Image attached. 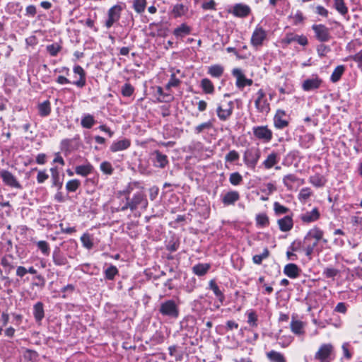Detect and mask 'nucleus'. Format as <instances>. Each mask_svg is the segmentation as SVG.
<instances>
[{
	"label": "nucleus",
	"instance_id": "1",
	"mask_svg": "<svg viewBox=\"0 0 362 362\" xmlns=\"http://www.w3.org/2000/svg\"><path fill=\"white\" fill-rule=\"evenodd\" d=\"M315 358L320 362H330L334 358V346L331 344L321 345Z\"/></svg>",
	"mask_w": 362,
	"mask_h": 362
},
{
	"label": "nucleus",
	"instance_id": "2",
	"mask_svg": "<svg viewBox=\"0 0 362 362\" xmlns=\"http://www.w3.org/2000/svg\"><path fill=\"white\" fill-rule=\"evenodd\" d=\"M159 312L164 316L177 318L179 315V309L173 300H168L160 304Z\"/></svg>",
	"mask_w": 362,
	"mask_h": 362
},
{
	"label": "nucleus",
	"instance_id": "3",
	"mask_svg": "<svg viewBox=\"0 0 362 362\" xmlns=\"http://www.w3.org/2000/svg\"><path fill=\"white\" fill-rule=\"evenodd\" d=\"M260 157V150L257 148H247L243 156L244 163L247 166L255 169Z\"/></svg>",
	"mask_w": 362,
	"mask_h": 362
},
{
	"label": "nucleus",
	"instance_id": "4",
	"mask_svg": "<svg viewBox=\"0 0 362 362\" xmlns=\"http://www.w3.org/2000/svg\"><path fill=\"white\" fill-rule=\"evenodd\" d=\"M312 28L315 33L316 38L320 42H327L330 40L331 35L329 33V29L327 28L325 25H313L312 26Z\"/></svg>",
	"mask_w": 362,
	"mask_h": 362
},
{
	"label": "nucleus",
	"instance_id": "5",
	"mask_svg": "<svg viewBox=\"0 0 362 362\" xmlns=\"http://www.w3.org/2000/svg\"><path fill=\"white\" fill-rule=\"evenodd\" d=\"M253 134L256 138L266 142L272 138V132L267 126H259L253 128Z\"/></svg>",
	"mask_w": 362,
	"mask_h": 362
},
{
	"label": "nucleus",
	"instance_id": "6",
	"mask_svg": "<svg viewBox=\"0 0 362 362\" xmlns=\"http://www.w3.org/2000/svg\"><path fill=\"white\" fill-rule=\"evenodd\" d=\"M0 177L2 178L4 182L11 187H15L17 189H21L22 186L18 182L16 178L13 175V174L8 170H1L0 172Z\"/></svg>",
	"mask_w": 362,
	"mask_h": 362
},
{
	"label": "nucleus",
	"instance_id": "7",
	"mask_svg": "<svg viewBox=\"0 0 362 362\" xmlns=\"http://www.w3.org/2000/svg\"><path fill=\"white\" fill-rule=\"evenodd\" d=\"M122 8L119 5H115L108 11V19L105 23L107 28H110L114 23L117 21L120 18V13Z\"/></svg>",
	"mask_w": 362,
	"mask_h": 362
},
{
	"label": "nucleus",
	"instance_id": "8",
	"mask_svg": "<svg viewBox=\"0 0 362 362\" xmlns=\"http://www.w3.org/2000/svg\"><path fill=\"white\" fill-rule=\"evenodd\" d=\"M129 202L131 204V211H134L138 206L142 203L144 204V208L148 205V202L146 199V195L144 192L140 191L136 193L132 199L129 198Z\"/></svg>",
	"mask_w": 362,
	"mask_h": 362
},
{
	"label": "nucleus",
	"instance_id": "9",
	"mask_svg": "<svg viewBox=\"0 0 362 362\" xmlns=\"http://www.w3.org/2000/svg\"><path fill=\"white\" fill-rule=\"evenodd\" d=\"M266 37V31L261 27L257 28L252 33L251 43L254 47L261 46Z\"/></svg>",
	"mask_w": 362,
	"mask_h": 362
},
{
	"label": "nucleus",
	"instance_id": "10",
	"mask_svg": "<svg viewBox=\"0 0 362 362\" xmlns=\"http://www.w3.org/2000/svg\"><path fill=\"white\" fill-rule=\"evenodd\" d=\"M233 75L237 78L236 86L239 88H243L245 86H252L253 83V81L247 78L239 69H234L233 70Z\"/></svg>",
	"mask_w": 362,
	"mask_h": 362
},
{
	"label": "nucleus",
	"instance_id": "11",
	"mask_svg": "<svg viewBox=\"0 0 362 362\" xmlns=\"http://www.w3.org/2000/svg\"><path fill=\"white\" fill-rule=\"evenodd\" d=\"M250 8L247 5L236 4L233 6V14L239 18H245L250 13Z\"/></svg>",
	"mask_w": 362,
	"mask_h": 362
},
{
	"label": "nucleus",
	"instance_id": "12",
	"mask_svg": "<svg viewBox=\"0 0 362 362\" xmlns=\"http://www.w3.org/2000/svg\"><path fill=\"white\" fill-rule=\"evenodd\" d=\"M155 156L154 165L157 168H164L168 164V160L166 155L163 154L160 151L156 150L153 152Z\"/></svg>",
	"mask_w": 362,
	"mask_h": 362
},
{
	"label": "nucleus",
	"instance_id": "13",
	"mask_svg": "<svg viewBox=\"0 0 362 362\" xmlns=\"http://www.w3.org/2000/svg\"><path fill=\"white\" fill-rule=\"evenodd\" d=\"M322 83V80L317 77L314 78H308L303 81L302 87L305 91L317 89Z\"/></svg>",
	"mask_w": 362,
	"mask_h": 362
},
{
	"label": "nucleus",
	"instance_id": "14",
	"mask_svg": "<svg viewBox=\"0 0 362 362\" xmlns=\"http://www.w3.org/2000/svg\"><path fill=\"white\" fill-rule=\"evenodd\" d=\"M233 103L232 101H230L228 104V107L227 108L223 109L221 106H218L217 107V115L221 120L225 121L229 118L233 112Z\"/></svg>",
	"mask_w": 362,
	"mask_h": 362
},
{
	"label": "nucleus",
	"instance_id": "15",
	"mask_svg": "<svg viewBox=\"0 0 362 362\" xmlns=\"http://www.w3.org/2000/svg\"><path fill=\"white\" fill-rule=\"evenodd\" d=\"M300 269L296 264L290 263L285 266L284 274L291 279H296L300 275Z\"/></svg>",
	"mask_w": 362,
	"mask_h": 362
},
{
	"label": "nucleus",
	"instance_id": "16",
	"mask_svg": "<svg viewBox=\"0 0 362 362\" xmlns=\"http://www.w3.org/2000/svg\"><path fill=\"white\" fill-rule=\"evenodd\" d=\"M240 199V194L236 191L227 192L222 198V202L224 205L234 204Z\"/></svg>",
	"mask_w": 362,
	"mask_h": 362
},
{
	"label": "nucleus",
	"instance_id": "17",
	"mask_svg": "<svg viewBox=\"0 0 362 362\" xmlns=\"http://www.w3.org/2000/svg\"><path fill=\"white\" fill-rule=\"evenodd\" d=\"M279 228L283 232L289 231L293 228V219L290 216H286L278 220Z\"/></svg>",
	"mask_w": 362,
	"mask_h": 362
},
{
	"label": "nucleus",
	"instance_id": "18",
	"mask_svg": "<svg viewBox=\"0 0 362 362\" xmlns=\"http://www.w3.org/2000/svg\"><path fill=\"white\" fill-rule=\"evenodd\" d=\"M320 216V212L317 208H314L312 211L306 212L300 216V219L304 223H310L319 219Z\"/></svg>",
	"mask_w": 362,
	"mask_h": 362
},
{
	"label": "nucleus",
	"instance_id": "19",
	"mask_svg": "<svg viewBox=\"0 0 362 362\" xmlns=\"http://www.w3.org/2000/svg\"><path fill=\"white\" fill-rule=\"evenodd\" d=\"M130 141L127 139H124L116 142H114L111 146L110 150L112 152H117L119 151H123L127 149L130 146Z\"/></svg>",
	"mask_w": 362,
	"mask_h": 362
},
{
	"label": "nucleus",
	"instance_id": "20",
	"mask_svg": "<svg viewBox=\"0 0 362 362\" xmlns=\"http://www.w3.org/2000/svg\"><path fill=\"white\" fill-rule=\"evenodd\" d=\"M74 72L75 74H78L79 76H80L79 80H78L76 81H74V84H75L76 86H77L78 87H80V88L83 87L85 86V84H86V73H85V71L83 70V69L81 66L78 65V66H74Z\"/></svg>",
	"mask_w": 362,
	"mask_h": 362
},
{
	"label": "nucleus",
	"instance_id": "21",
	"mask_svg": "<svg viewBox=\"0 0 362 362\" xmlns=\"http://www.w3.org/2000/svg\"><path fill=\"white\" fill-rule=\"evenodd\" d=\"M285 115L284 111L279 110L274 116V125L278 129H283L288 125V121L283 119L282 116Z\"/></svg>",
	"mask_w": 362,
	"mask_h": 362
},
{
	"label": "nucleus",
	"instance_id": "22",
	"mask_svg": "<svg viewBox=\"0 0 362 362\" xmlns=\"http://www.w3.org/2000/svg\"><path fill=\"white\" fill-rule=\"evenodd\" d=\"M323 236V231L321 230L320 228L315 227L308 231L305 237L304 238V243L307 240H309L311 238H315L317 241H319L322 238Z\"/></svg>",
	"mask_w": 362,
	"mask_h": 362
},
{
	"label": "nucleus",
	"instance_id": "23",
	"mask_svg": "<svg viewBox=\"0 0 362 362\" xmlns=\"http://www.w3.org/2000/svg\"><path fill=\"white\" fill-rule=\"evenodd\" d=\"M52 257L54 264L57 266H64L68 263L66 257L61 253L58 248L53 252Z\"/></svg>",
	"mask_w": 362,
	"mask_h": 362
},
{
	"label": "nucleus",
	"instance_id": "24",
	"mask_svg": "<svg viewBox=\"0 0 362 362\" xmlns=\"http://www.w3.org/2000/svg\"><path fill=\"white\" fill-rule=\"evenodd\" d=\"M93 170V167L90 163L86 165H78L75 168V172L77 175L86 177L90 174Z\"/></svg>",
	"mask_w": 362,
	"mask_h": 362
},
{
	"label": "nucleus",
	"instance_id": "25",
	"mask_svg": "<svg viewBox=\"0 0 362 362\" xmlns=\"http://www.w3.org/2000/svg\"><path fill=\"white\" fill-rule=\"evenodd\" d=\"M33 315L37 322L41 321L45 317L43 304L37 302L33 308Z\"/></svg>",
	"mask_w": 362,
	"mask_h": 362
},
{
	"label": "nucleus",
	"instance_id": "26",
	"mask_svg": "<svg viewBox=\"0 0 362 362\" xmlns=\"http://www.w3.org/2000/svg\"><path fill=\"white\" fill-rule=\"evenodd\" d=\"M286 42L291 43L292 42H297L300 45L305 46L308 44V39L304 35H293V34L287 35Z\"/></svg>",
	"mask_w": 362,
	"mask_h": 362
},
{
	"label": "nucleus",
	"instance_id": "27",
	"mask_svg": "<svg viewBox=\"0 0 362 362\" xmlns=\"http://www.w3.org/2000/svg\"><path fill=\"white\" fill-rule=\"evenodd\" d=\"M267 356L271 362H286L284 355L276 351L267 352Z\"/></svg>",
	"mask_w": 362,
	"mask_h": 362
},
{
	"label": "nucleus",
	"instance_id": "28",
	"mask_svg": "<svg viewBox=\"0 0 362 362\" xmlns=\"http://www.w3.org/2000/svg\"><path fill=\"white\" fill-rule=\"evenodd\" d=\"M345 71L344 65L337 66L331 75L330 80L333 83L339 81Z\"/></svg>",
	"mask_w": 362,
	"mask_h": 362
},
{
	"label": "nucleus",
	"instance_id": "29",
	"mask_svg": "<svg viewBox=\"0 0 362 362\" xmlns=\"http://www.w3.org/2000/svg\"><path fill=\"white\" fill-rule=\"evenodd\" d=\"M209 288L214 291V294L218 298L221 303H223L225 299V296L223 293L221 292V291L219 289L215 280L212 279L209 281Z\"/></svg>",
	"mask_w": 362,
	"mask_h": 362
},
{
	"label": "nucleus",
	"instance_id": "30",
	"mask_svg": "<svg viewBox=\"0 0 362 362\" xmlns=\"http://www.w3.org/2000/svg\"><path fill=\"white\" fill-rule=\"evenodd\" d=\"M210 268L208 264H198L193 267V272L198 276L204 275Z\"/></svg>",
	"mask_w": 362,
	"mask_h": 362
},
{
	"label": "nucleus",
	"instance_id": "31",
	"mask_svg": "<svg viewBox=\"0 0 362 362\" xmlns=\"http://www.w3.org/2000/svg\"><path fill=\"white\" fill-rule=\"evenodd\" d=\"M39 114L42 117H46L50 114V103L46 100L38 105Z\"/></svg>",
	"mask_w": 362,
	"mask_h": 362
},
{
	"label": "nucleus",
	"instance_id": "32",
	"mask_svg": "<svg viewBox=\"0 0 362 362\" xmlns=\"http://www.w3.org/2000/svg\"><path fill=\"white\" fill-rule=\"evenodd\" d=\"M187 11V7L183 5L182 4H177L173 6L172 13L174 17H180L182 15H185Z\"/></svg>",
	"mask_w": 362,
	"mask_h": 362
},
{
	"label": "nucleus",
	"instance_id": "33",
	"mask_svg": "<svg viewBox=\"0 0 362 362\" xmlns=\"http://www.w3.org/2000/svg\"><path fill=\"white\" fill-rule=\"evenodd\" d=\"M201 86L204 93L211 94L214 91V87L212 82L208 78H203L201 81Z\"/></svg>",
	"mask_w": 362,
	"mask_h": 362
},
{
	"label": "nucleus",
	"instance_id": "34",
	"mask_svg": "<svg viewBox=\"0 0 362 362\" xmlns=\"http://www.w3.org/2000/svg\"><path fill=\"white\" fill-rule=\"evenodd\" d=\"M334 7L342 16L348 13V8L346 7L344 0H334Z\"/></svg>",
	"mask_w": 362,
	"mask_h": 362
},
{
	"label": "nucleus",
	"instance_id": "35",
	"mask_svg": "<svg viewBox=\"0 0 362 362\" xmlns=\"http://www.w3.org/2000/svg\"><path fill=\"white\" fill-rule=\"evenodd\" d=\"M223 67L221 65L216 64L209 68L208 73L214 77H220L223 73Z\"/></svg>",
	"mask_w": 362,
	"mask_h": 362
},
{
	"label": "nucleus",
	"instance_id": "36",
	"mask_svg": "<svg viewBox=\"0 0 362 362\" xmlns=\"http://www.w3.org/2000/svg\"><path fill=\"white\" fill-rule=\"evenodd\" d=\"M291 329L296 334H302L303 332V323L301 321L293 320L291 322Z\"/></svg>",
	"mask_w": 362,
	"mask_h": 362
},
{
	"label": "nucleus",
	"instance_id": "37",
	"mask_svg": "<svg viewBox=\"0 0 362 362\" xmlns=\"http://www.w3.org/2000/svg\"><path fill=\"white\" fill-rule=\"evenodd\" d=\"M277 154L272 153L267 156V158L264 161V165L267 169L272 168L277 163Z\"/></svg>",
	"mask_w": 362,
	"mask_h": 362
},
{
	"label": "nucleus",
	"instance_id": "38",
	"mask_svg": "<svg viewBox=\"0 0 362 362\" xmlns=\"http://www.w3.org/2000/svg\"><path fill=\"white\" fill-rule=\"evenodd\" d=\"M81 124L83 127L90 129L95 124L94 117L90 115H86L82 118Z\"/></svg>",
	"mask_w": 362,
	"mask_h": 362
},
{
	"label": "nucleus",
	"instance_id": "39",
	"mask_svg": "<svg viewBox=\"0 0 362 362\" xmlns=\"http://www.w3.org/2000/svg\"><path fill=\"white\" fill-rule=\"evenodd\" d=\"M189 27L185 24H182L180 27L177 28L174 30L173 33L176 37H183L184 35L189 34Z\"/></svg>",
	"mask_w": 362,
	"mask_h": 362
},
{
	"label": "nucleus",
	"instance_id": "40",
	"mask_svg": "<svg viewBox=\"0 0 362 362\" xmlns=\"http://www.w3.org/2000/svg\"><path fill=\"white\" fill-rule=\"evenodd\" d=\"M146 6V0H134L133 2V8L138 13L144 11Z\"/></svg>",
	"mask_w": 362,
	"mask_h": 362
},
{
	"label": "nucleus",
	"instance_id": "41",
	"mask_svg": "<svg viewBox=\"0 0 362 362\" xmlns=\"http://www.w3.org/2000/svg\"><path fill=\"white\" fill-rule=\"evenodd\" d=\"M50 170L52 173L53 185L58 187L60 189L62 187V182L59 181V175L57 168H52Z\"/></svg>",
	"mask_w": 362,
	"mask_h": 362
},
{
	"label": "nucleus",
	"instance_id": "42",
	"mask_svg": "<svg viewBox=\"0 0 362 362\" xmlns=\"http://www.w3.org/2000/svg\"><path fill=\"white\" fill-rule=\"evenodd\" d=\"M80 185L81 182L78 180H71L66 183V188L69 192H76Z\"/></svg>",
	"mask_w": 362,
	"mask_h": 362
},
{
	"label": "nucleus",
	"instance_id": "43",
	"mask_svg": "<svg viewBox=\"0 0 362 362\" xmlns=\"http://www.w3.org/2000/svg\"><path fill=\"white\" fill-rule=\"evenodd\" d=\"M118 270L115 266L111 265L105 271V278L109 280H112L115 275L117 274Z\"/></svg>",
	"mask_w": 362,
	"mask_h": 362
},
{
	"label": "nucleus",
	"instance_id": "44",
	"mask_svg": "<svg viewBox=\"0 0 362 362\" xmlns=\"http://www.w3.org/2000/svg\"><path fill=\"white\" fill-rule=\"evenodd\" d=\"M229 180L233 185H238L243 181V177L239 173H233L230 175Z\"/></svg>",
	"mask_w": 362,
	"mask_h": 362
},
{
	"label": "nucleus",
	"instance_id": "45",
	"mask_svg": "<svg viewBox=\"0 0 362 362\" xmlns=\"http://www.w3.org/2000/svg\"><path fill=\"white\" fill-rule=\"evenodd\" d=\"M134 88L130 83H125L122 87V94L123 96L125 97H129L131 96L134 93Z\"/></svg>",
	"mask_w": 362,
	"mask_h": 362
},
{
	"label": "nucleus",
	"instance_id": "46",
	"mask_svg": "<svg viewBox=\"0 0 362 362\" xmlns=\"http://www.w3.org/2000/svg\"><path fill=\"white\" fill-rule=\"evenodd\" d=\"M239 157V153L236 151L232 150L226 155L225 160L226 162L232 163L238 160Z\"/></svg>",
	"mask_w": 362,
	"mask_h": 362
},
{
	"label": "nucleus",
	"instance_id": "47",
	"mask_svg": "<svg viewBox=\"0 0 362 362\" xmlns=\"http://www.w3.org/2000/svg\"><path fill=\"white\" fill-rule=\"evenodd\" d=\"M81 240L83 243V245L88 248L91 249L93 246V243L92 242V240L88 234H83L81 238Z\"/></svg>",
	"mask_w": 362,
	"mask_h": 362
},
{
	"label": "nucleus",
	"instance_id": "48",
	"mask_svg": "<svg viewBox=\"0 0 362 362\" xmlns=\"http://www.w3.org/2000/svg\"><path fill=\"white\" fill-rule=\"evenodd\" d=\"M296 181H297V177L293 174L287 175L283 179L284 184L288 189H291V183L295 182Z\"/></svg>",
	"mask_w": 362,
	"mask_h": 362
},
{
	"label": "nucleus",
	"instance_id": "49",
	"mask_svg": "<svg viewBox=\"0 0 362 362\" xmlns=\"http://www.w3.org/2000/svg\"><path fill=\"white\" fill-rule=\"evenodd\" d=\"M274 211L276 214L280 215L286 214L289 211V209L281 205L279 202H275L274 204Z\"/></svg>",
	"mask_w": 362,
	"mask_h": 362
},
{
	"label": "nucleus",
	"instance_id": "50",
	"mask_svg": "<svg viewBox=\"0 0 362 362\" xmlns=\"http://www.w3.org/2000/svg\"><path fill=\"white\" fill-rule=\"evenodd\" d=\"M100 170L107 175H111L113 173L112 165L107 161H104L100 164Z\"/></svg>",
	"mask_w": 362,
	"mask_h": 362
},
{
	"label": "nucleus",
	"instance_id": "51",
	"mask_svg": "<svg viewBox=\"0 0 362 362\" xmlns=\"http://www.w3.org/2000/svg\"><path fill=\"white\" fill-rule=\"evenodd\" d=\"M37 247L45 255H48L49 252V247L46 241L40 240L37 243Z\"/></svg>",
	"mask_w": 362,
	"mask_h": 362
},
{
	"label": "nucleus",
	"instance_id": "52",
	"mask_svg": "<svg viewBox=\"0 0 362 362\" xmlns=\"http://www.w3.org/2000/svg\"><path fill=\"white\" fill-rule=\"evenodd\" d=\"M257 222L259 225L264 226L269 224V218L264 214H258L256 218Z\"/></svg>",
	"mask_w": 362,
	"mask_h": 362
},
{
	"label": "nucleus",
	"instance_id": "53",
	"mask_svg": "<svg viewBox=\"0 0 362 362\" xmlns=\"http://www.w3.org/2000/svg\"><path fill=\"white\" fill-rule=\"evenodd\" d=\"M138 186H139V182H130V183H129V185H127L126 189H124L123 191L119 192V193L121 194H125V195H127L129 197V194L133 191L134 187H138Z\"/></svg>",
	"mask_w": 362,
	"mask_h": 362
},
{
	"label": "nucleus",
	"instance_id": "54",
	"mask_svg": "<svg viewBox=\"0 0 362 362\" xmlns=\"http://www.w3.org/2000/svg\"><path fill=\"white\" fill-rule=\"evenodd\" d=\"M8 258H12L11 255H8V257H4L1 259V265L6 268L8 269V272H10L11 269L14 268L13 265L11 264Z\"/></svg>",
	"mask_w": 362,
	"mask_h": 362
},
{
	"label": "nucleus",
	"instance_id": "55",
	"mask_svg": "<svg viewBox=\"0 0 362 362\" xmlns=\"http://www.w3.org/2000/svg\"><path fill=\"white\" fill-rule=\"evenodd\" d=\"M329 51L330 48L328 46L325 45L323 44L318 45L317 47V52L319 56L321 57H325L326 53H327Z\"/></svg>",
	"mask_w": 362,
	"mask_h": 362
},
{
	"label": "nucleus",
	"instance_id": "56",
	"mask_svg": "<svg viewBox=\"0 0 362 362\" xmlns=\"http://www.w3.org/2000/svg\"><path fill=\"white\" fill-rule=\"evenodd\" d=\"M338 273L339 270L334 268H326L323 272L324 275L327 278H334L338 274Z\"/></svg>",
	"mask_w": 362,
	"mask_h": 362
},
{
	"label": "nucleus",
	"instance_id": "57",
	"mask_svg": "<svg viewBox=\"0 0 362 362\" xmlns=\"http://www.w3.org/2000/svg\"><path fill=\"white\" fill-rule=\"evenodd\" d=\"M47 49L52 56H56L61 49V47L57 45H50L47 47Z\"/></svg>",
	"mask_w": 362,
	"mask_h": 362
},
{
	"label": "nucleus",
	"instance_id": "58",
	"mask_svg": "<svg viewBox=\"0 0 362 362\" xmlns=\"http://www.w3.org/2000/svg\"><path fill=\"white\" fill-rule=\"evenodd\" d=\"M257 321V315H256L255 311H251L248 313V320L247 322L252 325V327H256Z\"/></svg>",
	"mask_w": 362,
	"mask_h": 362
},
{
	"label": "nucleus",
	"instance_id": "59",
	"mask_svg": "<svg viewBox=\"0 0 362 362\" xmlns=\"http://www.w3.org/2000/svg\"><path fill=\"white\" fill-rule=\"evenodd\" d=\"M212 127V123L211 122H204V123H202L199 125H198L197 127H196L195 128V132L197 134H200L201 132H203L204 129H211Z\"/></svg>",
	"mask_w": 362,
	"mask_h": 362
},
{
	"label": "nucleus",
	"instance_id": "60",
	"mask_svg": "<svg viewBox=\"0 0 362 362\" xmlns=\"http://www.w3.org/2000/svg\"><path fill=\"white\" fill-rule=\"evenodd\" d=\"M311 195V191L310 188H303L299 193V198L302 199H307Z\"/></svg>",
	"mask_w": 362,
	"mask_h": 362
},
{
	"label": "nucleus",
	"instance_id": "61",
	"mask_svg": "<svg viewBox=\"0 0 362 362\" xmlns=\"http://www.w3.org/2000/svg\"><path fill=\"white\" fill-rule=\"evenodd\" d=\"M180 83V81L177 78L174 74L171 75L170 80L168 83L166 87L167 88H169L170 87H176Z\"/></svg>",
	"mask_w": 362,
	"mask_h": 362
},
{
	"label": "nucleus",
	"instance_id": "62",
	"mask_svg": "<svg viewBox=\"0 0 362 362\" xmlns=\"http://www.w3.org/2000/svg\"><path fill=\"white\" fill-rule=\"evenodd\" d=\"M216 3L214 0H210L208 2H204L202 4V7L204 10H215L216 9Z\"/></svg>",
	"mask_w": 362,
	"mask_h": 362
},
{
	"label": "nucleus",
	"instance_id": "63",
	"mask_svg": "<svg viewBox=\"0 0 362 362\" xmlns=\"http://www.w3.org/2000/svg\"><path fill=\"white\" fill-rule=\"evenodd\" d=\"M350 58L358 63L359 66H362V49L356 54L350 56Z\"/></svg>",
	"mask_w": 362,
	"mask_h": 362
},
{
	"label": "nucleus",
	"instance_id": "64",
	"mask_svg": "<svg viewBox=\"0 0 362 362\" xmlns=\"http://www.w3.org/2000/svg\"><path fill=\"white\" fill-rule=\"evenodd\" d=\"M47 178H48V175L47 173H45V172H43V171L38 172V174L37 176V180L39 183H42Z\"/></svg>",
	"mask_w": 362,
	"mask_h": 362
}]
</instances>
